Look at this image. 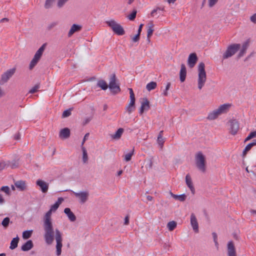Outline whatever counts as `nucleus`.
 <instances>
[{
  "instance_id": "nucleus-1",
  "label": "nucleus",
  "mask_w": 256,
  "mask_h": 256,
  "mask_svg": "<svg viewBox=\"0 0 256 256\" xmlns=\"http://www.w3.org/2000/svg\"><path fill=\"white\" fill-rule=\"evenodd\" d=\"M52 212V211L50 210L44 215V236L46 243L48 245L52 244L54 240H56V254L59 256L61 254L62 246V234L58 228L54 230L51 218Z\"/></svg>"
},
{
  "instance_id": "nucleus-2",
  "label": "nucleus",
  "mask_w": 256,
  "mask_h": 256,
  "mask_svg": "<svg viewBox=\"0 0 256 256\" xmlns=\"http://www.w3.org/2000/svg\"><path fill=\"white\" fill-rule=\"evenodd\" d=\"M230 106V105L228 104L220 105L218 108L214 110L208 114V119L214 120L216 118L220 115L227 112Z\"/></svg>"
},
{
  "instance_id": "nucleus-3",
  "label": "nucleus",
  "mask_w": 256,
  "mask_h": 256,
  "mask_svg": "<svg viewBox=\"0 0 256 256\" xmlns=\"http://www.w3.org/2000/svg\"><path fill=\"white\" fill-rule=\"evenodd\" d=\"M205 65L204 62H200L198 66V88L201 90L204 85L206 80Z\"/></svg>"
},
{
  "instance_id": "nucleus-4",
  "label": "nucleus",
  "mask_w": 256,
  "mask_h": 256,
  "mask_svg": "<svg viewBox=\"0 0 256 256\" xmlns=\"http://www.w3.org/2000/svg\"><path fill=\"white\" fill-rule=\"evenodd\" d=\"M106 23L112 29L113 32L118 36H122L124 34L123 28L114 20L106 21Z\"/></svg>"
},
{
  "instance_id": "nucleus-5",
  "label": "nucleus",
  "mask_w": 256,
  "mask_h": 256,
  "mask_svg": "<svg viewBox=\"0 0 256 256\" xmlns=\"http://www.w3.org/2000/svg\"><path fill=\"white\" fill-rule=\"evenodd\" d=\"M196 164L198 168L202 172L206 171L205 157L202 152H199L196 156Z\"/></svg>"
},
{
  "instance_id": "nucleus-6",
  "label": "nucleus",
  "mask_w": 256,
  "mask_h": 256,
  "mask_svg": "<svg viewBox=\"0 0 256 256\" xmlns=\"http://www.w3.org/2000/svg\"><path fill=\"white\" fill-rule=\"evenodd\" d=\"M240 48V44H232L228 46L224 53L223 59H227L234 56Z\"/></svg>"
},
{
  "instance_id": "nucleus-7",
  "label": "nucleus",
  "mask_w": 256,
  "mask_h": 256,
  "mask_svg": "<svg viewBox=\"0 0 256 256\" xmlns=\"http://www.w3.org/2000/svg\"><path fill=\"white\" fill-rule=\"evenodd\" d=\"M108 88L111 92L114 94H116L120 91V88L116 83V78L114 74H112L110 78Z\"/></svg>"
},
{
  "instance_id": "nucleus-8",
  "label": "nucleus",
  "mask_w": 256,
  "mask_h": 256,
  "mask_svg": "<svg viewBox=\"0 0 256 256\" xmlns=\"http://www.w3.org/2000/svg\"><path fill=\"white\" fill-rule=\"evenodd\" d=\"M16 70V68H14L7 70L1 76L0 80V84H4L8 81V80L14 74Z\"/></svg>"
},
{
  "instance_id": "nucleus-9",
  "label": "nucleus",
  "mask_w": 256,
  "mask_h": 256,
  "mask_svg": "<svg viewBox=\"0 0 256 256\" xmlns=\"http://www.w3.org/2000/svg\"><path fill=\"white\" fill-rule=\"evenodd\" d=\"M230 132L232 135H236L240 128L238 122L235 119L230 120L228 122Z\"/></svg>"
},
{
  "instance_id": "nucleus-10",
  "label": "nucleus",
  "mask_w": 256,
  "mask_h": 256,
  "mask_svg": "<svg viewBox=\"0 0 256 256\" xmlns=\"http://www.w3.org/2000/svg\"><path fill=\"white\" fill-rule=\"evenodd\" d=\"M76 198H78L80 204H84L88 200L89 192L88 191H82L78 192H72Z\"/></svg>"
},
{
  "instance_id": "nucleus-11",
  "label": "nucleus",
  "mask_w": 256,
  "mask_h": 256,
  "mask_svg": "<svg viewBox=\"0 0 256 256\" xmlns=\"http://www.w3.org/2000/svg\"><path fill=\"white\" fill-rule=\"evenodd\" d=\"M228 256H236V250L232 241H230L227 244Z\"/></svg>"
},
{
  "instance_id": "nucleus-12",
  "label": "nucleus",
  "mask_w": 256,
  "mask_h": 256,
  "mask_svg": "<svg viewBox=\"0 0 256 256\" xmlns=\"http://www.w3.org/2000/svg\"><path fill=\"white\" fill-rule=\"evenodd\" d=\"M36 186H38L40 188V190L43 193H46L48 192V184L46 183L44 181L40 179H38L36 181Z\"/></svg>"
},
{
  "instance_id": "nucleus-13",
  "label": "nucleus",
  "mask_w": 256,
  "mask_h": 256,
  "mask_svg": "<svg viewBox=\"0 0 256 256\" xmlns=\"http://www.w3.org/2000/svg\"><path fill=\"white\" fill-rule=\"evenodd\" d=\"M198 60V57L195 53L190 54L188 58V66L192 68H193Z\"/></svg>"
},
{
  "instance_id": "nucleus-14",
  "label": "nucleus",
  "mask_w": 256,
  "mask_h": 256,
  "mask_svg": "<svg viewBox=\"0 0 256 256\" xmlns=\"http://www.w3.org/2000/svg\"><path fill=\"white\" fill-rule=\"evenodd\" d=\"M190 224L194 230L196 232H198V225L196 218L194 214H192L190 216Z\"/></svg>"
},
{
  "instance_id": "nucleus-15",
  "label": "nucleus",
  "mask_w": 256,
  "mask_h": 256,
  "mask_svg": "<svg viewBox=\"0 0 256 256\" xmlns=\"http://www.w3.org/2000/svg\"><path fill=\"white\" fill-rule=\"evenodd\" d=\"M150 102L147 98H144L142 102L140 110V114H142L144 110H148L150 108Z\"/></svg>"
},
{
  "instance_id": "nucleus-16",
  "label": "nucleus",
  "mask_w": 256,
  "mask_h": 256,
  "mask_svg": "<svg viewBox=\"0 0 256 256\" xmlns=\"http://www.w3.org/2000/svg\"><path fill=\"white\" fill-rule=\"evenodd\" d=\"M186 182L187 186L191 190L192 193L194 194L195 192V190L193 186L191 178L189 174H187L186 176Z\"/></svg>"
},
{
  "instance_id": "nucleus-17",
  "label": "nucleus",
  "mask_w": 256,
  "mask_h": 256,
  "mask_svg": "<svg viewBox=\"0 0 256 256\" xmlns=\"http://www.w3.org/2000/svg\"><path fill=\"white\" fill-rule=\"evenodd\" d=\"M64 212L66 214L68 219L71 222H74L76 220V216L71 211L70 208H66L64 210Z\"/></svg>"
},
{
  "instance_id": "nucleus-18",
  "label": "nucleus",
  "mask_w": 256,
  "mask_h": 256,
  "mask_svg": "<svg viewBox=\"0 0 256 256\" xmlns=\"http://www.w3.org/2000/svg\"><path fill=\"white\" fill-rule=\"evenodd\" d=\"M70 136V130L68 128L62 129L59 134V136L61 138L66 139L69 138Z\"/></svg>"
},
{
  "instance_id": "nucleus-19",
  "label": "nucleus",
  "mask_w": 256,
  "mask_h": 256,
  "mask_svg": "<svg viewBox=\"0 0 256 256\" xmlns=\"http://www.w3.org/2000/svg\"><path fill=\"white\" fill-rule=\"evenodd\" d=\"M82 29V26L76 24L72 25L68 33V36L70 37L75 32L80 31Z\"/></svg>"
},
{
  "instance_id": "nucleus-20",
  "label": "nucleus",
  "mask_w": 256,
  "mask_h": 256,
  "mask_svg": "<svg viewBox=\"0 0 256 256\" xmlns=\"http://www.w3.org/2000/svg\"><path fill=\"white\" fill-rule=\"evenodd\" d=\"M33 246L32 242L31 240H28L22 246L21 250L22 251L26 252L32 249Z\"/></svg>"
},
{
  "instance_id": "nucleus-21",
  "label": "nucleus",
  "mask_w": 256,
  "mask_h": 256,
  "mask_svg": "<svg viewBox=\"0 0 256 256\" xmlns=\"http://www.w3.org/2000/svg\"><path fill=\"white\" fill-rule=\"evenodd\" d=\"M46 44H43L36 52L34 58L40 60L45 49Z\"/></svg>"
},
{
  "instance_id": "nucleus-22",
  "label": "nucleus",
  "mask_w": 256,
  "mask_h": 256,
  "mask_svg": "<svg viewBox=\"0 0 256 256\" xmlns=\"http://www.w3.org/2000/svg\"><path fill=\"white\" fill-rule=\"evenodd\" d=\"M186 74V66L184 64H182L180 73V80L182 82H184L185 80Z\"/></svg>"
},
{
  "instance_id": "nucleus-23",
  "label": "nucleus",
  "mask_w": 256,
  "mask_h": 256,
  "mask_svg": "<svg viewBox=\"0 0 256 256\" xmlns=\"http://www.w3.org/2000/svg\"><path fill=\"white\" fill-rule=\"evenodd\" d=\"M124 132V130L122 128H119L114 134L111 135V138L114 140H119L121 138Z\"/></svg>"
},
{
  "instance_id": "nucleus-24",
  "label": "nucleus",
  "mask_w": 256,
  "mask_h": 256,
  "mask_svg": "<svg viewBox=\"0 0 256 256\" xmlns=\"http://www.w3.org/2000/svg\"><path fill=\"white\" fill-rule=\"evenodd\" d=\"M14 186L20 190H24L26 188V184L24 181L18 180L14 182Z\"/></svg>"
},
{
  "instance_id": "nucleus-25",
  "label": "nucleus",
  "mask_w": 256,
  "mask_h": 256,
  "mask_svg": "<svg viewBox=\"0 0 256 256\" xmlns=\"http://www.w3.org/2000/svg\"><path fill=\"white\" fill-rule=\"evenodd\" d=\"M249 46V42L248 40H246L243 43L242 46V48L240 50V52L238 54L239 57H242L244 56V54H245L247 48H248V46Z\"/></svg>"
},
{
  "instance_id": "nucleus-26",
  "label": "nucleus",
  "mask_w": 256,
  "mask_h": 256,
  "mask_svg": "<svg viewBox=\"0 0 256 256\" xmlns=\"http://www.w3.org/2000/svg\"><path fill=\"white\" fill-rule=\"evenodd\" d=\"M63 200L64 199L62 198H59L58 200L51 206L50 210L52 212H55L58 208Z\"/></svg>"
},
{
  "instance_id": "nucleus-27",
  "label": "nucleus",
  "mask_w": 256,
  "mask_h": 256,
  "mask_svg": "<svg viewBox=\"0 0 256 256\" xmlns=\"http://www.w3.org/2000/svg\"><path fill=\"white\" fill-rule=\"evenodd\" d=\"M148 28L147 30V38L150 39V37L152 36V33L154 31V25L152 22H150L148 24Z\"/></svg>"
},
{
  "instance_id": "nucleus-28",
  "label": "nucleus",
  "mask_w": 256,
  "mask_h": 256,
  "mask_svg": "<svg viewBox=\"0 0 256 256\" xmlns=\"http://www.w3.org/2000/svg\"><path fill=\"white\" fill-rule=\"evenodd\" d=\"M170 194L171 196L174 198L175 200H178L180 202H184L186 200V196L185 194H182L180 195H176L172 194V192H170Z\"/></svg>"
},
{
  "instance_id": "nucleus-29",
  "label": "nucleus",
  "mask_w": 256,
  "mask_h": 256,
  "mask_svg": "<svg viewBox=\"0 0 256 256\" xmlns=\"http://www.w3.org/2000/svg\"><path fill=\"white\" fill-rule=\"evenodd\" d=\"M19 240V238L17 236L16 238H14L11 242L10 246V248L11 250H14L18 246V244Z\"/></svg>"
},
{
  "instance_id": "nucleus-30",
  "label": "nucleus",
  "mask_w": 256,
  "mask_h": 256,
  "mask_svg": "<svg viewBox=\"0 0 256 256\" xmlns=\"http://www.w3.org/2000/svg\"><path fill=\"white\" fill-rule=\"evenodd\" d=\"M97 86L102 90H106L108 88L107 83L104 80H98L97 83Z\"/></svg>"
},
{
  "instance_id": "nucleus-31",
  "label": "nucleus",
  "mask_w": 256,
  "mask_h": 256,
  "mask_svg": "<svg viewBox=\"0 0 256 256\" xmlns=\"http://www.w3.org/2000/svg\"><path fill=\"white\" fill-rule=\"evenodd\" d=\"M134 102H130L128 104L126 107V110L130 114L132 111L134 110L135 108L134 106Z\"/></svg>"
},
{
  "instance_id": "nucleus-32",
  "label": "nucleus",
  "mask_w": 256,
  "mask_h": 256,
  "mask_svg": "<svg viewBox=\"0 0 256 256\" xmlns=\"http://www.w3.org/2000/svg\"><path fill=\"white\" fill-rule=\"evenodd\" d=\"M157 84L156 82H151L148 83L146 86V88L148 91L154 90L156 87Z\"/></svg>"
},
{
  "instance_id": "nucleus-33",
  "label": "nucleus",
  "mask_w": 256,
  "mask_h": 256,
  "mask_svg": "<svg viewBox=\"0 0 256 256\" xmlns=\"http://www.w3.org/2000/svg\"><path fill=\"white\" fill-rule=\"evenodd\" d=\"M82 161L84 163L87 162L88 160V156L86 150L84 146H82Z\"/></svg>"
},
{
  "instance_id": "nucleus-34",
  "label": "nucleus",
  "mask_w": 256,
  "mask_h": 256,
  "mask_svg": "<svg viewBox=\"0 0 256 256\" xmlns=\"http://www.w3.org/2000/svg\"><path fill=\"white\" fill-rule=\"evenodd\" d=\"M176 226V222L174 221H171L168 223L167 228L170 231L173 230Z\"/></svg>"
},
{
  "instance_id": "nucleus-35",
  "label": "nucleus",
  "mask_w": 256,
  "mask_h": 256,
  "mask_svg": "<svg viewBox=\"0 0 256 256\" xmlns=\"http://www.w3.org/2000/svg\"><path fill=\"white\" fill-rule=\"evenodd\" d=\"M10 164V161H0V171L8 167Z\"/></svg>"
},
{
  "instance_id": "nucleus-36",
  "label": "nucleus",
  "mask_w": 256,
  "mask_h": 256,
  "mask_svg": "<svg viewBox=\"0 0 256 256\" xmlns=\"http://www.w3.org/2000/svg\"><path fill=\"white\" fill-rule=\"evenodd\" d=\"M10 222V218L8 217L5 218L2 222V224L4 228H6L8 227Z\"/></svg>"
},
{
  "instance_id": "nucleus-37",
  "label": "nucleus",
  "mask_w": 256,
  "mask_h": 256,
  "mask_svg": "<svg viewBox=\"0 0 256 256\" xmlns=\"http://www.w3.org/2000/svg\"><path fill=\"white\" fill-rule=\"evenodd\" d=\"M32 230H26L22 232V238L24 239H28L30 238L32 234Z\"/></svg>"
},
{
  "instance_id": "nucleus-38",
  "label": "nucleus",
  "mask_w": 256,
  "mask_h": 256,
  "mask_svg": "<svg viewBox=\"0 0 256 256\" xmlns=\"http://www.w3.org/2000/svg\"><path fill=\"white\" fill-rule=\"evenodd\" d=\"M134 150L132 149L130 152L125 154L124 160L126 162H128L131 160L132 157V155L134 154Z\"/></svg>"
},
{
  "instance_id": "nucleus-39",
  "label": "nucleus",
  "mask_w": 256,
  "mask_h": 256,
  "mask_svg": "<svg viewBox=\"0 0 256 256\" xmlns=\"http://www.w3.org/2000/svg\"><path fill=\"white\" fill-rule=\"evenodd\" d=\"M38 61H39V60H38L37 59H35L34 58H33L32 59V60H31V62L30 64L29 68L30 70H32L36 66V65L38 64Z\"/></svg>"
},
{
  "instance_id": "nucleus-40",
  "label": "nucleus",
  "mask_w": 256,
  "mask_h": 256,
  "mask_svg": "<svg viewBox=\"0 0 256 256\" xmlns=\"http://www.w3.org/2000/svg\"><path fill=\"white\" fill-rule=\"evenodd\" d=\"M252 144H253L250 143L245 147L244 149V150L242 152V156H245L247 152L251 149V148L252 147Z\"/></svg>"
},
{
  "instance_id": "nucleus-41",
  "label": "nucleus",
  "mask_w": 256,
  "mask_h": 256,
  "mask_svg": "<svg viewBox=\"0 0 256 256\" xmlns=\"http://www.w3.org/2000/svg\"><path fill=\"white\" fill-rule=\"evenodd\" d=\"M157 141L158 145L160 146V148H162L164 142V138H163V136H160L158 137Z\"/></svg>"
},
{
  "instance_id": "nucleus-42",
  "label": "nucleus",
  "mask_w": 256,
  "mask_h": 256,
  "mask_svg": "<svg viewBox=\"0 0 256 256\" xmlns=\"http://www.w3.org/2000/svg\"><path fill=\"white\" fill-rule=\"evenodd\" d=\"M55 1V0H46L44 7L48 9L51 8L53 2Z\"/></svg>"
},
{
  "instance_id": "nucleus-43",
  "label": "nucleus",
  "mask_w": 256,
  "mask_h": 256,
  "mask_svg": "<svg viewBox=\"0 0 256 256\" xmlns=\"http://www.w3.org/2000/svg\"><path fill=\"white\" fill-rule=\"evenodd\" d=\"M40 88V84H36L33 88H32L30 90V94H34L38 91V89Z\"/></svg>"
},
{
  "instance_id": "nucleus-44",
  "label": "nucleus",
  "mask_w": 256,
  "mask_h": 256,
  "mask_svg": "<svg viewBox=\"0 0 256 256\" xmlns=\"http://www.w3.org/2000/svg\"><path fill=\"white\" fill-rule=\"evenodd\" d=\"M68 0H58L57 6L59 8H62Z\"/></svg>"
},
{
  "instance_id": "nucleus-45",
  "label": "nucleus",
  "mask_w": 256,
  "mask_h": 256,
  "mask_svg": "<svg viewBox=\"0 0 256 256\" xmlns=\"http://www.w3.org/2000/svg\"><path fill=\"white\" fill-rule=\"evenodd\" d=\"M128 90L130 91V102H135L134 94L132 89L131 88H129Z\"/></svg>"
},
{
  "instance_id": "nucleus-46",
  "label": "nucleus",
  "mask_w": 256,
  "mask_h": 256,
  "mask_svg": "<svg viewBox=\"0 0 256 256\" xmlns=\"http://www.w3.org/2000/svg\"><path fill=\"white\" fill-rule=\"evenodd\" d=\"M136 10H134L128 16V18L130 20H133L136 17Z\"/></svg>"
},
{
  "instance_id": "nucleus-47",
  "label": "nucleus",
  "mask_w": 256,
  "mask_h": 256,
  "mask_svg": "<svg viewBox=\"0 0 256 256\" xmlns=\"http://www.w3.org/2000/svg\"><path fill=\"white\" fill-rule=\"evenodd\" d=\"M18 164L16 160H14L12 162H10V164L9 166L11 168L14 169L18 168Z\"/></svg>"
},
{
  "instance_id": "nucleus-48",
  "label": "nucleus",
  "mask_w": 256,
  "mask_h": 256,
  "mask_svg": "<svg viewBox=\"0 0 256 256\" xmlns=\"http://www.w3.org/2000/svg\"><path fill=\"white\" fill-rule=\"evenodd\" d=\"M71 114V109H68L65 110L62 114V116L63 118H66L69 116Z\"/></svg>"
},
{
  "instance_id": "nucleus-49",
  "label": "nucleus",
  "mask_w": 256,
  "mask_h": 256,
  "mask_svg": "<svg viewBox=\"0 0 256 256\" xmlns=\"http://www.w3.org/2000/svg\"><path fill=\"white\" fill-rule=\"evenodd\" d=\"M218 0H208V4L209 7H213L218 2Z\"/></svg>"
},
{
  "instance_id": "nucleus-50",
  "label": "nucleus",
  "mask_w": 256,
  "mask_h": 256,
  "mask_svg": "<svg viewBox=\"0 0 256 256\" xmlns=\"http://www.w3.org/2000/svg\"><path fill=\"white\" fill-rule=\"evenodd\" d=\"M57 24H58L56 22H52L48 26L47 29L48 30H50L54 28L57 25Z\"/></svg>"
},
{
  "instance_id": "nucleus-51",
  "label": "nucleus",
  "mask_w": 256,
  "mask_h": 256,
  "mask_svg": "<svg viewBox=\"0 0 256 256\" xmlns=\"http://www.w3.org/2000/svg\"><path fill=\"white\" fill-rule=\"evenodd\" d=\"M0 190L6 194H8L10 192V188L8 186H3L1 188Z\"/></svg>"
},
{
  "instance_id": "nucleus-52",
  "label": "nucleus",
  "mask_w": 256,
  "mask_h": 256,
  "mask_svg": "<svg viewBox=\"0 0 256 256\" xmlns=\"http://www.w3.org/2000/svg\"><path fill=\"white\" fill-rule=\"evenodd\" d=\"M92 119V116L86 118L83 122L84 124L86 125V124H88Z\"/></svg>"
},
{
  "instance_id": "nucleus-53",
  "label": "nucleus",
  "mask_w": 256,
  "mask_h": 256,
  "mask_svg": "<svg viewBox=\"0 0 256 256\" xmlns=\"http://www.w3.org/2000/svg\"><path fill=\"white\" fill-rule=\"evenodd\" d=\"M89 135H90L89 133H86V134L84 135V138H83V140H82V142L81 147H82V146H84V144L85 142L86 141V140L88 138V136H89Z\"/></svg>"
},
{
  "instance_id": "nucleus-54",
  "label": "nucleus",
  "mask_w": 256,
  "mask_h": 256,
  "mask_svg": "<svg viewBox=\"0 0 256 256\" xmlns=\"http://www.w3.org/2000/svg\"><path fill=\"white\" fill-rule=\"evenodd\" d=\"M140 34H137L136 36H134L132 38V42H138L140 40Z\"/></svg>"
},
{
  "instance_id": "nucleus-55",
  "label": "nucleus",
  "mask_w": 256,
  "mask_h": 256,
  "mask_svg": "<svg viewBox=\"0 0 256 256\" xmlns=\"http://www.w3.org/2000/svg\"><path fill=\"white\" fill-rule=\"evenodd\" d=\"M250 20L252 22L256 24V13L250 17Z\"/></svg>"
},
{
  "instance_id": "nucleus-56",
  "label": "nucleus",
  "mask_w": 256,
  "mask_h": 256,
  "mask_svg": "<svg viewBox=\"0 0 256 256\" xmlns=\"http://www.w3.org/2000/svg\"><path fill=\"white\" fill-rule=\"evenodd\" d=\"M248 138H250L251 139L256 136V131L251 132L248 135Z\"/></svg>"
},
{
  "instance_id": "nucleus-57",
  "label": "nucleus",
  "mask_w": 256,
  "mask_h": 256,
  "mask_svg": "<svg viewBox=\"0 0 256 256\" xmlns=\"http://www.w3.org/2000/svg\"><path fill=\"white\" fill-rule=\"evenodd\" d=\"M158 10H160V8H157L154 9V10H152V12H151V14H150L152 16L154 17V16L156 15V12H157Z\"/></svg>"
},
{
  "instance_id": "nucleus-58",
  "label": "nucleus",
  "mask_w": 256,
  "mask_h": 256,
  "mask_svg": "<svg viewBox=\"0 0 256 256\" xmlns=\"http://www.w3.org/2000/svg\"><path fill=\"white\" fill-rule=\"evenodd\" d=\"M128 224H129V216H127L124 218V224L125 225H128Z\"/></svg>"
},
{
  "instance_id": "nucleus-59",
  "label": "nucleus",
  "mask_w": 256,
  "mask_h": 256,
  "mask_svg": "<svg viewBox=\"0 0 256 256\" xmlns=\"http://www.w3.org/2000/svg\"><path fill=\"white\" fill-rule=\"evenodd\" d=\"M20 138V133H17L14 136V138L16 140H19Z\"/></svg>"
},
{
  "instance_id": "nucleus-60",
  "label": "nucleus",
  "mask_w": 256,
  "mask_h": 256,
  "mask_svg": "<svg viewBox=\"0 0 256 256\" xmlns=\"http://www.w3.org/2000/svg\"><path fill=\"white\" fill-rule=\"evenodd\" d=\"M143 26H144L143 24H140L139 26V28H138V34H140V32H141L142 30V28Z\"/></svg>"
},
{
  "instance_id": "nucleus-61",
  "label": "nucleus",
  "mask_w": 256,
  "mask_h": 256,
  "mask_svg": "<svg viewBox=\"0 0 256 256\" xmlns=\"http://www.w3.org/2000/svg\"><path fill=\"white\" fill-rule=\"evenodd\" d=\"M214 241L217 240V234L216 232L212 233Z\"/></svg>"
},
{
  "instance_id": "nucleus-62",
  "label": "nucleus",
  "mask_w": 256,
  "mask_h": 256,
  "mask_svg": "<svg viewBox=\"0 0 256 256\" xmlns=\"http://www.w3.org/2000/svg\"><path fill=\"white\" fill-rule=\"evenodd\" d=\"M4 202V200L2 196L0 194V204H2Z\"/></svg>"
},
{
  "instance_id": "nucleus-63",
  "label": "nucleus",
  "mask_w": 256,
  "mask_h": 256,
  "mask_svg": "<svg viewBox=\"0 0 256 256\" xmlns=\"http://www.w3.org/2000/svg\"><path fill=\"white\" fill-rule=\"evenodd\" d=\"M146 200L148 201H152L153 200V198L150 196H146Z\"/></svg>"
},
{
  "instance_id": "nucleus-64",
  "label": "nucleus",
  "mask_w": 256,
  "mask_h": 256,
  "mask_svg": "<svg viewBox=\"0 0 256 256\" xmlns=\"http://www.w3.org/2000/svg\"><path fill=\"white\" fill-rule=\"evenodd\" d=\"M8 19L7 18H3L0 20V22H8Z\"/></svg>"
}]
</instances>
